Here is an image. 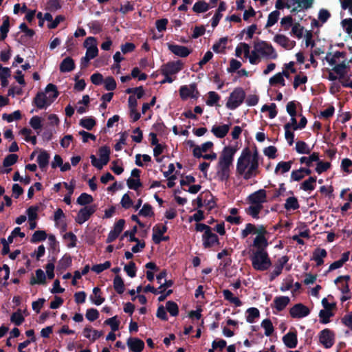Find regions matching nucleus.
I'll use <instances>...</instances> for the list:
<instances>
[{
    "mask_svg": "<svg viewBox=\"0 0 352 352\" xmlns=\"http://www.w3.org/2000/svg\"><path fill=\"white\" fill-rule=\"evenodd\" d=\"M111 150L109 147L103 146L98 150L99 159H97L94 155L90 156L91 164L99 170H101L104 166L107 165L109 161Z\"/></svg>",
    "mask_w": 352,
    "mask_h": 352,
    "instance_id": "6e6552de",
    "label": "nucleus"
},
{
    "mask_svg": "<svg viewBox=\"0 0 352 352\" xmlns=\"http://www.w3.org/2000/svg\"><path fill=\"white\" fill-rule=\"evenodd\" d=\"M227 41V38H220L219 41L217 43H214L212 46V50H214V52H215L216 53L222 52L226 47Z\"/></svg>",
    "mask_w": 352,
    "mask_h": 352,
    "instance_id": "4d7b16f0",
    "label": "nucleus"
},
{
    "mask_svg": "<svg viewBox=\"0 0 352 352\" xmlns=\"http://www.w3.org/2000/svg\"><path fill=\"white\" fill-rule=\"evenodd\" d=\"M113 287L115 290L120 294H122L124 291V285L122 278L116 276L113 280Z\"/></svg>",
    "mask_w": 352,
    "mask_h": 352,
    "instance_id": "6e6d98bb",
    "label": "nucleus"
},
{
    "mask_svg": "<svg viewBox=\"0 0 352 352\" xmlns=\"http://www.w3.org/2000/svg\"><path fill=\"white\" fill-rule=\"evenodd\" d=\"M230 126V124H214L212 126L211 132L217 138H223L228 134Z\"/></svg>",
    "mask_w": 352,
    "mask_h": 352,
    "instance_id": "aec40b11",
    "label": "nucleus"
},
{
    "mask_svg": "<svg viewBox=\"0 0 352 352\" xmlns=\"http://www.w3.org/2000/svg\"><path fill=\"white\" fill-rule=\"evenodd\" d=\"M179 95L182 100H186L188 98H197L199 94L197 89L195 83L188 85H183L179 89Z\"/></svg>",
    "mask_w": 352,
    "mask_h": 352,
    "instance_id": "9b49d317",
    "label": "nucleus"
},
{
    "mask_svg": "<svg viewBox=\"0 0 352 352\" xmlns=\"http://www.w3.org/2000/svg\"><path fill=\"white\" fill-rule=\"evenodd\" d=\"M166 45L168 50L175 56L184 58L190 54V50L186 46L179 45L170 43H168Z\"/></svg>",
    "mask_w": 352,
    "mask_h": 352,
    "instance_id": "6ab92c4d",
    "label": "nucleus"
},
{
    "mask_svg": "<svg viewBox=\"0 0 352 352\" xmlns=\"http://www.w3.org/2000/svg\"><path fill=\"white\" fill-rule=\"evenodd\" d=\"M267 231L265 228L262 232H260L253 240L252 245L256 249L254 251H266V248L268 246V241L266 235Z\"/></svg>",
    "mask_w": 352,
    "mask_h": 352,
    "instance_id": "f8f14e48",
    "label": "nucleus"
},
{
    "mask_svg": "<svg viewBox=\"0 0 352 352\" xmlns=\"http://www.w3.org/2000/svg\"><path fill=\"white\" fill-rule=\"evenodd\" d=\"M280 13L278 10H274L270 13L267 17V21L265 28H270L273 26L278 20Z\"/></svg>",
    "mask_w": 352,
    "mask_h": 352,
    "instance_id": "a18cd8bd",
    "label": "nucleus"
},
{
    "mask_svg": "<svg viewBox=\"0 0 352 352\" xmlns=\"http://www.w3.org/2000/svg\"><path fill=\"white\" fill-rule=\"evenodd\" d=\"M296 150L300 154H308L311 152V148L302 141H298L296 143Z\"/></svg>",
    "mask_w": 352,
    "mask_h": 352,
    "instance_id": "5fc2aeb1",
    "label": "nucleus"
},
{
    "mask_svg": "<svg viewBox=\"0 0 352 352\" xmlns=\"http://www.w3.org/2000/svg\"><path fill=\"white\" fill-rule=\"evenodd\" d=\"M285 138L289 144L292 146L294 141V133L291 131V126L289 124H285Z\"/></svg>",
    "mask_w": 352,
    "mask_h": 352,
    "instance_id": "052dcab7",
    "label": "nucleus"
},
{
    "mask_svg": "<svg viewBox=\"0 0 352 352\" xmlns=\"http://www.w3.org/2000/svg\"><path fill=\"white\" fill-rule=\"evenodd\" d=\"M318 337L320 343L327 349L331 348L335 343L336 334L329 329L321 331Z\"/></svg>",
    "mask_w": 352,
    "mask_h": 352,
    "instance_id": "9d476101",
    "label": "nucleus"
},
{
    "mask_svg": "<svg viewBox=\"0 0 352 352\" xmlns=\"http://www.w3.org/2000/svg\"><path fill=\"white\" fill-rule=\"evenodd\" d=\"M236 173L244 180L252 179L259 175V155L257 151L252 152L248 148L242 151L236 161Z\"/></svg>",
    "mask_w": 352,
    "mask_h": 352,
    "instance_id": "f257e3e1",
    "label": "nucleus"
},
{
    "mask_svg": "<svg viewBox=\"0 0 352 352\" xmlns=\"http://www.w3.org/2000/svg\"><path fill=\"white\" fill-rule=\"evenodd\" d=\"M278 54L273 46L264 41H259L254 43L253 50L251 51L250 63L258 65L261 62L262 58L267 60H275Z\"/></svg>",
    "mask_w": 352,
    "mask_h": 352,
    "instance_id": "7ed1b4c3",
    "label": "nucleus"
},
{
    "mask_svg": "<svg viewBox=\"0 0 352 352\" xmlns=\"http://www.w3.org/2000/svg\"><path fill=\"white\" fill-rule=\"evenodd\" d=\"M261 111L264 112L268 113V118L270 119L274 118L277 116V110H276V105L275 103H271L270 104H264L262 107Z\"/></svg>",
    "mask_w": 352,
    "mask_h": 352,
    "instance_id": "58836bf2",
    "label": "nucleus"
},
{
    "mask_svg": "<svg viewBox=\"0 0 352 352\" xmlns=\"http://www.w3.org/2000/svg\"><path fill=\"white\" fill-rule=\"evenodd\" d=\"M304 28L302 26L300 25L298 23H295L292 26V32L291 34L297 37L298 38H300L303 35Z\"/></svg>",
    "mask_w": 352,
    "mask_h": 352,
    "instance_id": "bf43d9fd",
    "label": "nucleus"
},
{
    "mask_svg": "<svg viewBox=\"0 0 352 352\" xmlns=\"http://www.w3.org/2000/svg\"><path fill=\"white\" fill-rule=\"evenodd\" d=\"M222 294L224 299L234 305L235 307H240L242 305V302L240 299L235 296L229 289H223L222 291Z\"/></svg>",
    "mask_w": 352,
    "mask_h": 352,
    "instance_id": "c85d7f7f",
    "label": "nucleus"
},
{
    "mask_svg": "<svg viewBox=\"0 0 352 352\" xmlns=\"http://www.w3.org/2000/svg\"><path fill=\"white\" fill-rule=\"evenodd\" d=\"M245 93L241 88H236L230 94L226 106L228 109L233 110L239 107L243 102Z\"/></svg>",
    "mask_w": 352,
    "mask_h": 352,
    "instance_id": "1a4fd4ad",
    "label": "nucleus"
},
{
    "mask_svg": "<svg viewBox=\"0 0 352 352\" xmlns=\"http://www.w3.org/2000/svg\"><path fill=\"white\" fill-rule=\"evenodd\" d=\"M38 209L39 208L37 206H32L27 209L26 213L28 221L36 220L37 219Z\"/></svg>",
    "mask_w": 352,
    "mask_h": 352,
    "instance_id": "680f3d73",
    "label": "nucleus"
},
{
    "mask_svg": "<svg viewBox=\"0 0 352 352\" xmlns=\"http://www.w3.org/2000/svg\"><path fill=\"white\" fill-rule=\"evenodd\" d=\"M259 317V311L258 309L252 307L247 310L246 320L249 323L255 322V319Z\"/></svg>",
    "mask_w": 352,
    "mask_h": 352,
    "instance_id": "09e8293b",
    "label": "nucleus"
},
{
    "mask_svg": "<svg viewBox=\"0 0 352 352\" xmlns=\"http://www.w3.org/2000/svg\"><path fill=\"white\" fill-rule=\"evenodd\" d=\"M342 323L352 331V311L345 314L341 319Z\"/></svg>",
    "mask_w": 352,
    "mask_h": 352,
    "instance_id": "774afa93",
    "label": "nucleus"
},
{
    "mask_svg": "<svg viewBox=\"0 0 352 352\" xmlns=\"http://www.w3.org/2000/svg\"><path fill=\"white\" fill-rule=\"evenodd\" d=\"M94 201V199L91 195L83 192L82 193L77 199L76 202L80 206H85L87 204H89L92 203Z\"/></svg>",
    "mask_w": 352,
    "mask_h": 352,
    "instance_id": "de8ad7c7",
    "label": "nucleus"
},
{
    "mask_svg": "<svg viewBox=\"0 0 352 352\" xmlns=\"http://www.w3.org/2000/svg\"><path fill=\"white\" fill-rule=\"evenodd\" d=\"M316 183V177H310L309 179L305 180L300 184V189H302L305 191L311 192L315 189Z\"/></svg>",
    "mask_w": 352,
    "mask_h": 352,
    "instance_id": "c9c22d12",
    "label": "nucleus"
},
{
    "mask_svg": "<svg viewBox=\"0 0 352 352\" xmlns=\"http://www.w3.org/2000/svg\"><path fill=\"white\" fill-rule=\"evenodd\" d=\"M10 320L16 325H20L24 321V317L20 310L13 313L11 316Z\"/></svg>",
    "mask_w": 352,
    "mask_h": 352,
    "instance_id": "69168bd1",
    "label": "nucleus"
},
{
    "mask_svg": "<svg viewBox=\"0 0 352 352\" xmlns=\"http://www.w3.org/2000/svg\"><path fill=\"white\" fill-rule=\"evenodd\" d=\"M212 146L213 143L212 142H206L201 146H195L193 148V155L195 157L199 158L202 155H204V153L210 151Z\"/></svg>",
    "mask_w": 352,
    "mask_h": 352,
    "instance_id": "a878e982",
    "label": "nucleus"
},
{
    "mask_svg": "<svg viewBox=\"0 0 352 352\" xmlns=\"http://www.w3.org/2000/svg\"><path fill=\"white\" fill-rule=\"evenodd\" d=\"M127 186L129 188L138 190L142 186V183L138 178L129 177L126 181Z\"/></svg>",
    "mask_w": 352,
    "mask_h": 352,
    "instance_id": "0e129e2a",
    "label": "nucleus"
},
{
    "mask_svg": "<svg viewBox=\"0 0 352 352\" xmlns=\"http://www.w3.org/2000/svg\"><path fill=\"white\" fill-rule=\"evenodd\" d=\"M167 227L163 224H157L153 228V240L155 243L158 244L162 241H165L167 237H163V234L166 232Z\"/></svg>",
    "mask_w": 352,
    "mask_h": 352,
    "instance_id": "a211bd4d",
    "label": "nucleus"
},
{
    "mask_svg": "<svg viewBox=\"0 0 352 352\" xmlns=\"http://www.w3.org/2000/svg\"><path fill=\"white\" fill-rule=\"evenodd\" d=\"M203 245L205 248H210L219 243L217 236L213 233L211 229L203 234Z\"/></svg>",
    "mask_w": 352,
    "mask_h": 352,
    "instance_id": "b1692460",
    "label": "nucleus"
},
{
    "mask_svg": "<svg viewBox=\"0 0 352 352\" xmlns=\"http://www.w3.org/2000/svg\"><path fill=\"white\" fill-rule=\"evenodd\" d=\"M96 210V206L95 205L83 207L78 211L75 219L76 221L79 224L84 223L90 218Z\"/></svg>",
    "mask_w": 352,
    "mask_h": 352,
    "instance_id": "ddd939ff",
    "label": "nucleus"
},
{
    "mask_svg": "<svg viewBox=\"0 0 352 352\" xmlns=\"http://www.w3.org/2000/svg\"><path fill=\"white\" fill-rule=\"evenodd\" d=\"M283 342L285 345L289 348L294 349L297 346L298 339L296 331H289L283 337Z\"/></svg>",
    "mask_w": 352,
    "mask_h": 352,
    "instance_id": "393cba45",
    "label": "nucleus"
},
{
    "mask_svg": "<svg viewBox=\"0 0 352 352\" xmlns=\"http://www.w3.org/2000/svg\"><path fill=\"white\" fill-rule=\"evenodd\" d=\"M319 160V156L317 153H313L309 157H302L300 159L301 164H305L308 166H311L312 162H318Z\"/></svg>",
    "mask_w": 352,
    "mask_h": 352,
    "instance_id": "3c124183",
    "label": "nucleus"
},
{
    "mask_svg": "<svg viewBox=\"0 0 352 352\" xmlns=\"http://www.w3.org/2000/svg\"><path fill=\"white\" fill-rule=\"evenodd\" d=\"M50 160V155L49 153L45 151V150H41L39 152V154L37 157V162L38 164V166L41 169L45 168L48 164Z\"/></svg>",
    "mask_w": 352,
    "mask_h": 352,
    "instance_id": "c756f323",
    "label": "nucleus"
},
{
    "mask_svg": "<svg viewBox=\"0 0 352 352\" xmlns=\"http://www.w3.org/2000/svg\"><path fill=\"white\" fill-rule=\"evenodd\" d=\"M248 208L245 209L247 214L252 217L254 219L259 218V213L263 209V206H259L256 204H250Z\"/></svg>",
    "mask_w": 352,
    "mask_h": 352,
    "instance_id": "4c0bfd02",
    "label": "nucleus"
},
{
    "mask_svg": "<svg viewBox=\"0 0 352 352\" xmlns=\"http://www.w3.org/2000/svg\"><path fill=\"white\" fill-rule=\"evenodd\" d=\"M31 127L36 131H41L42 129V118L38 116H33L29 122Z\"/></svg>",
    "mask_w": 352,
    "mask_h": 352,
    "instance_id": "603ef678",
    "label": "nucleus"
},
{
    "mask_svg": "<svg viewBox=\"0 0 352 352\" xmlns=\"http://www.w3.org/2000/svg\"><path fill=\"white\" fill-rule=\"evenodd\" d=\"M47 237V234L44 230H37L34 232L31 238L32 243H37L45 241Z\"/></svg>",
    "mask_w": 352,
    "mask_h": 352,
    "instance_id": "8fccbe9b",
    "label": "nucleus"
},
{
    "mask_svg": "<svg viewBox=\"0 0 352 352\" xmlns=\"http://www.w3.org/2000/svg\"><path fill=\"white\" fill-rule=\"evenodd\" d=\"M333 316V311L328 309H322L319 313L320 321L323 324H327L330 322V318Z\"/></svg>",
    "mask_w": 352,
    "mask_h": 352,
    "instance_id": "49530a36",
    "label": "nucleus"
},
{
    "mask_svg": "<svg viewBox=\"0 0 352 352\" xmlns=\"http://www.w3.org/2000/svg\"><path fill=\"white\" fill-rule=\"evenodd\" d=\"M292 162H279L275 168V173L276 174H284L288 172L292 167Z\"/></svg>",
    "mask_w": 352,
    "mask_h": 352,
    "instance_id": "a19ab883",
    "label": "nucleus"
},
{
    "mask_svg": "<svg viewBox=\"0 0 352 352\" xmlns=\"http://www.w3.org/2000/svg\"><path fill=\"white\" fill-rule=\"evenodd\" d=\"M166 309L172 316H176L179 313L177 305L173 301H168L166 304Z\"/></svg>",
    "mask_w": 352,
    "mask_h": 352,
    "instance_id": "e2e57ef3",
    "label": "nucleus"
},
{
    "mask_svg": "<svg viewBox=\"0 0 352 352\" xmlns=\"http://www.w3.org/2000/svg\"><path fill=\"white\" fill-rule=\"evenodd\" d=\"M261 327L265 329V335L270 336L274 332V327L272 322L269 319H265L261 322Z\"/></svg>",
    "mask_w": 352,
    "mask_h": 352,
    "instance_id": "13d9d810",
    "label": "nucleus"
},
{
    "mask_svg": "<svg viewBox=\"0 0 352 352\" xmlns=\"http://www.w3.org/2000/svg\"><path fill=\"white\" fill-rule=\"evenodd\" d=\"M309 308L301 303L295 305L289 311L291 316L294 318L306 317L309 314Z\"/></svg>",
    "mask_w": 352,
    "mask_h": 352,
    "instance_id": "dca6fc26",
    "label": "nucleus"
},
{
    "mask_svg": "<svg viewBox=\"0 0 352 352\" xmlns=\"http://www.w3.org/2000/svg\"><path fill=\"white\" fill-rule=\"evenodd\" d=\"M299 208V204L298 200L294 197H288L286 199L285 204V208L287 210H296Z\"/></svg>",
    "mask_w": 352,
    "mask_h": 352,
    "instance_id": "864d4df0",
    "label": "nucleus"
},
{
    "mask_svg": "<svg viewBox=\"0 0 352 352\" xmlns=\"http://www.w3.org/2000/svg\"><path fill=\"white\" fill-rule=\"evenodd\" d=\"M219 100V95L215 91H211L208 93V98L206 100V103L208 106L212 107L214 105H217Z\"/></svg>",
    "mask_w": 352,
    "mask_h": 352,
    "instance_id": "37998d69",
    "label": "nucleus"
},
{
    "mask_svg": "<svg viewBox=\"0 0 352 352\" xmlns=\"http://www.w3.org/2000/svg\"><path fill=\"white\" fill-rule=\"evenodd\" d=\"M183 63L181 60L167 63L162 67V74L164 76L175 75L182 70Z\"/></svg>",
    "mask_w": 352,
    "mask_h": 352,
    "instance_id": "4468645a",
    "label": "nucleus"
},
{
    "mask_svg": "<svg viewBox=\"0 0 352 352\" xmlns=\"http://www.w3.org/2000/svg\"><path fill=\"white\" fill-rule=\"evenodd\" d=\"M235 153L236 149L231 146L224 147L221 152L216 166V175L219 181L229 179Z\"/></svg>",
    "mask_w": 352,
    "mask_h": 352,
    "instance_id": "f03ea898",
    "label": "nucleus"
},
{
    "mask_svg": "<svg viewBox=\"0 0 352 352\" xmlns=\"http://www.w3.org/2000/svg\"><path fill=\"white\" fill-rule=\"evenodd\" d=\"M325 60L330 66L332 71L343 78L349 71V65L346 59V54L344 52H329L325 56Z\"/></svg>",
    "mask_w": 352,
    "mask_h": 352,
    "instance_id": "20e7f679",
    "label": "nucleus"
},
{
    "mask_svg": "<svg viewBox=\"0 0 352 352\" xmlns=\"http://www.w3.org/2000/svg\"><path fill=\"white\" fill-rule=\"evenodd\" d=\"M250 61V57L251 56V51L250 45L245 43H241L239 44L235 49V55L237 57H241L242 55Z\"/></svg>",
    "mask_w": 352,
    "mask_h": 352,
    "instance_id": "bb28decb",
    "label": "nucleus"
},
{
    "mask_svg": "<svg viewBox=\"0 0 352 352\" xmlns=\"http://www.w3.org/2000/svg\"><path fill=\"white\" fill-rule=\"evenodd\" d=\"M63 239L67 243V245L69 248H74L76 245L77 237L72 232H67L63 235Z\"/></svg>",
    "mask_w": 352,
    "mask_h": 352,
    "instance_id": "c03bdc74",
    "label": "nucleus"
},
{
    "mask_svg": "<svg viewBox=\"0 0 352 352\" xmlns=\"http://www.w3.org/2000/svg\"><path fill=\"white\" fill-rule=\"evenodd\" d=\"M102 335V332L92 329L91 327H85L83 330V336L92 341H95Z\"/></svg>",
    "mask_w": 352,
    "mask_h": 352,
    "instance_id": "473e14b6",
    "label": "nucleus"
},
{
    "mask_svg": "<svg viewBox=\"0 0 352 352\" xmlns=\"http://www.w3.org/2000/svg\"><path fill=\"white\" fill-rule=\"evenodd\" d=\"M289 301H290V299L287 296L276 297L274 300L275 308L278 311H282L289 304Z\"/></svg>",
    "mask_w": 352,
    "mask_h": 352,
    "instance_id": "f704fd0d",
    "label": "nucleus"
},
{
    "mask_svg": "<svg viewBox=\"0 0 352 352\" xmlns=\"http://www.w3.org/2000/svg\"><path fill=\"white\" fill-rule=\"evenodd\" d=\"M250 260L252 267L256 271H266L272 265V261L267 251H253Z\"/></svg>",
    "mask_w": 352,
    "mask_h": 352,
    "instance_id": "423d86ee",
    "label": "nucleus"
},
{
    "mask_svg": "<svg viewBox=\"0 0 352 352\" xmlns=\"http://www.w3.org/2000/svg\"><path fill=\"white\" fill-rule=\"evenodd\" d=\"M125 221L124 219H119L115 224L113 229L109 232L107 243L113 241L122 232L124 229Z\"/></svg>",
    "mask_w": 352,
    "mask_h": 352,
    "instance_id": "f3484780",
    "label": "nucleus"
},
{
    "mask_svg": "<svg viewBox=\"0 0 352 352\" xmlns=\"http://www.w3.org/2000/svg\"><path fill=\"white\" fill-rule=\"evenodd\" d=\"M274 41L286 50H291L296 45L295 41L290 40L283 34H276L274 37Z\"/></svg>",
    "mask_w": 352,
    "mask_h": 352,
    "instance_id": "4be33fe9",
    "label": "nucleus"
},
{
    "mask_svg": "<svg viewBox=\"0 0 352 352\" xmlns=\"http://www.w3.org/2000/svg\"><path fill=\"white\" fill-rule=\"evenodd\" d=\"M75 67L74 61L70 57H67L63 60L60 65V71L61 72H69Z\"/></svg>",
    "mask_w": 352,
    "mask_h": 352,
    "instance_id": "2f4dec72",
    "label": "nucleus"
},
{
    "mask_svg": "<svg viewBox=\"0 0 352 352\" xmlns=\"http://www.w3.org/2000/svg\"><path fill=\"white\" fill-rule=\"evenodd\" d=\"M89 299L96 305H100L104 301V298L101 296V290L99 287H94L93 289V292L90 295Z\"/></svg>",
    "mask_w": 352,
    "mask_h": 352,
    "instance_id": "7c9ffc66",
    "label": "nucleus"
},
{
    "mask_svg": "<svg viewBox=\"0 0 352 352\" xmlns=\"http://www.w3.org/2000/svg\"><path fill=\"white\" fill-rule=\"evenodd\" d=\"M63 218H65V214L62 209H57L54 212V217L56 226L60 228L63 231H65L67 229V225L65 222L63 220Z\"/></svg>",
    "mask_w": 352,
    "mask_h": 352,
    "instance_id": "cd10ccee",
    "label": "nucleus"
},
{
    "mask_svg": "<svg viewBox=\"0 0 352 352\" xmlns=\"http://www.w3.org/2000/svg\"><path fill=\"white\" fill-rule=\"evenodd\" d=\"M269 85L271 87H284L285 86V80L280 74L277 73L269 79Z\"/></svg>",
    "mask_w": 352,
    "mask_h": 352,
    "instance_id": "e433bc0d",
    "label": "nucleus"
},
{
    "mask_svg": "<svg viewBox=\"0 0 352 352\" xmlns=\"http://www.w3.org/2000/svg\"><path fill=\"white\" fill-rule=\"evenodd\" d=\"M265 227L261 225H254L252 223H247L243 230H241V237L245 239L250 234L257 235L260 232H262Z\"/></svg>",
    "mask_w": 352,
    "mask_h": 352,
    "instance_id": "412c9836",
    "label": "nucleus"
},
{
    "mask_svg": "<svg viewBox=\"0 0 352 352\" xmlns=\"http://www.w3.org/2000/svg\"><path fill=\"white\" fill-rule=\"evenodd\" d=\"M126 344L132 352H141L144 347V342L142 340L133 337L127 339Z\"/></svg>",
    "mask_w": 352,
    "mask_h": 352,
    "instance_id": "5701e85b",
    "label": "nucleus"
},
{
    "mask_svg": "<svg viewBox=\"0 0 352 352\" xmlns=\"http://www.w3.org/2000/svg\"><path fill=\"white\" fill-rule=\"evenodd\" d=\"M248 201L250 204L263 206L267 202V192L264 189H260L250 194L248 197Z\"/></svg>",
    "mask_w": 352,
    "mask_h": 352,
    "instance_id": "2eb2a0df",
    "label": "nucleus"
},
{
    "mask_svg": "<svg viewBox=\"0 0 352 352\" xmlns=\"http://www.w3.org/2000/svg\"><path fill=\"white\" fill-rule=\"evenodd\" d=\"M58 91L56 85L48 84L43 91L38 92L34 103L40 109L47 108L58 97Z\"/></svg>",
    "mask_w": 352,
    "mask_h": 352,
    "instance_id": "39448f33",
    "label": "nucleus"
},
{
    "mask_svg": "<svg viewBox=\"0 0 352 352\" xmlns=\"http://www.w3.org/2000/svg\"><path fill=\"white\" fill-rule=\"evenodd\" d=\"M208 9V4L204 1H198L195 3V5L193 6V10L195 12H204L207 11Z\"/></svg>",
    "mask_w": 352,
    "mask_h": 352,
    "instance_id": "338daca9",
    "label": "nucleus"
},
{
    "mask_svg": "<svg viewBox=\"0 0 352 352\" xmlns=\"http://www.w3.org/2000/svg\"><path fill=\"white\" fill-rule=\"evenodd\" d=\"M86 48L85 56L81 59V64L87 66L90 60L96 57L98 54V43L96 38L89 36L84 42Z\"/></svg>",
    "mask_w": 352,
    "mask_h": 352,
    "instance_id": "0eeeda50",
    "label": "nucleus"
},
{
    "mask_svg": "<svg viewBox=\"0 0 352 352\" xmlns=\"http://www.w3.org/2000/svg\"><path fill=\"white\" fill-rule=\"evenodd\" d=\"M327 256V252L324 249L318 248L313 254V259L316 261L317 265L323 263V258Z\"/></svg>",
    "mask_w": 352,
    "mask_h": 352,
    "instance_id": "79ce46f5",
    "label": "nucleus"
},
{
    "mask_svg": "<svg viewBox=\"0 0 352 352\" xmlns=\"http://www.w3.org/2000/svg\"><path fill=\"white\" fill-rule=\"evenodd\" d=\"M10 21L8 16L3 18V23L0 27V41H3L9 32Z\"/></svg>",
    "mask_w": 352,
    "mask_h": 352,
    "instance_id": "ea45409f",
    "label": "nucleus"
},
{
    "mask_svg": "<svg viewBox=\"0 0 352 352\" xmlns=\"http://www.w3.org/2000/svg\"><path fill=\"white\" fill-rule=\"evenodd\" d=\"M46 283V275L45 274L44 272L41 270H36L35 272V276L32 277L30 280V284L34 285V284H40V285H44Z\"/></svg>",
    "mask_w": 352,
    "mask_h": 352,
    "instance_id": "72a5a7b5",
    "label": "nucleus"
}]
</instances>
